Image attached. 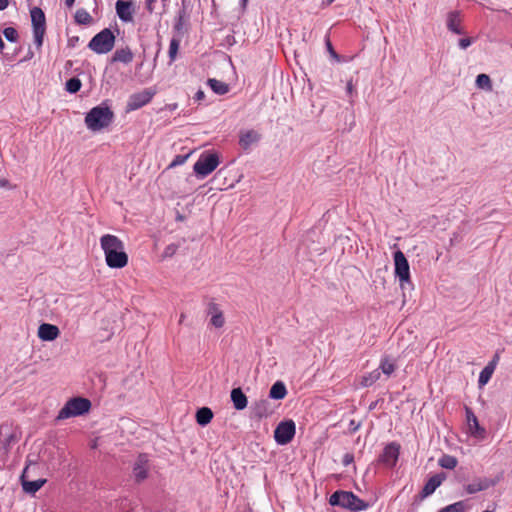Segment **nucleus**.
Wrapping results in <instances>:
<instances>
[{"label": "nucleus", "mask_w": 512, "mask_h": 512, "mask_svg": "<svg viewBox=\"0 0 512 512\" xmlns=\"http://www.w3.org/2000/svg\"><path fill=\"white\" fill-rule=\"evenodd\" d=\"M100 246L105 254L108 267L120 269L127 265L128 255L125 252L124 243L117 236L103 235L100 238Z\"/></svg>", "instance_id": "obj_1"}, {"label": "nucleus", "mask_w": 512, "mask_h": 512, "mask_svg": "<svg viewBox=\"0 0 512 512\" xmlns=\"http://www.w3.org/2000/svg\"><path fill=\"white\" fill-rule=\"evenodd\" d=\"M331 506H337L350 512H359L366 510L370 505L368 502L359 498L351 491L337 490L329 498Z\"/></svg>", "instance_id": "obj_2"}, {"label": "nucleus", "mask_w": 512, "mask_h": 512, "mask_svg": "<svg viewBox=\"0 0 512 512\" xmlns=\"http://www.w3.org/2000/svg\"><path fill=\"white\" fill-rule=\"evenodd\" d=\"M114 118L113 111L104 104L93 107L85 117V124L92 131H99L109 126Z\"/></svg>", "instance_id": "obj_3"}, {"label": "nucleus", "mask_w": 512, "mask_h": 512, "mask_svg": "<svg viewBox=\"0 0 512 512\" xmlns=\"http://www.w3.org/2000/svg\"><path fill=\"white\" fill-rule=\"evenodd\" d=\"M91 409V402L87 398L73 397L60 409L56 420H65L71 417L81 416Z\"/></svg>", "instance_id": "obj_4"}, {"label": "nucleus", "mask_w": 512, "mask_h": 512, "mask_svg": "<svg viewBox=\"0 0 512 512\" xmlns=\"http://www.w3.org/2000/svg\"><path fill=\"white\" fill-rule=\"evenodd\" d=\"M116 37L109 28H104L88 43V48L96 54H107L114 48Z\"/></svg>", "instance_id": "obj_5"}, {"label": "nucleus", "mask_w": 512, "mask_h": 512, "mask_svg": "<svg viewBox=\"0 0 512 512\" xmlns=\"http://www.w3.org/2000/svg\"><path fill=\"white\" fill-rule=\"evenodd\" d=\"M219 157L215 152H203L193 166V171L198 178H204L211 174L219 165Z\"/></svg>", "instance_id": "obj_6"}, {"label": "nucleus", "mask_w": 512, "mask_h": 512, "mask_svg": "<svg viewBox=\"0 0 512 512\" xmlns=\"http://www.w3.org/2000/svg\"><path fill=\"white\" fill-rule=\"evenodd\" d=\"M393 257L395 276L399 279L402 290L406 289L407 286L411 287L410 267L404 253L401 250H397L394 252Z\"/></svg>", "instance_id": "obj_7"}, {"label": "nucleus", "mask_w": 512, "mask_h": 512, "mask_svg": "<svg viewBox=\"0 0 512 512\" xmlns=\"http://www.w3.org/2000/svg\"><path fill=\"white\" fill-rule=\"evenodd\" d=\"M34 43L38 48L43 45V39L46 32V17L43 10L39 7H33L30 10Z\"/></svg>", "instance_id": "obj_8"}, {"label": "nucleus", "mask_w": 512, "mask_h": 512, "mask_svg": "<svg viewBox=\"0 0 512 512\" xmlns=\"http://www.w3.org/2000/svg\"><path fill=\"white\" fill-rule=\"evenodd\" d=\"M155 94L156 90L154 88H145L140 92L131 94L126 104V112H131L142 108L151 102Z\"/></svg>", "instance_id": "obj_9"}, {"label": "nucleus", "mask_w": 512, "mask_h": 512, "mask_svg": "<svg viewBox=\"0 0 512 512\" xmlns=\"http://www.w3.org/2000/svg\"><path fill=\"white\" fill-rule=\"evenodd\" d=\"M296 433V425L293 420L281 421L274 430V439L279 445L289 444Z\"/></svg>", "instance_id": "obj_10"}, {"label": "nucleus", "mask_w": 512, "mask_h": 512, "mask_svg": "<svg viewBox=\"0 0 512 512\" xmlns=\"http://www.w3.org/2000/svg\"><path fill=\"white\" fill-rule=\"evenodd\" d=\"M400 449L399 443L395 441L388 443L379 455L378 463L389 469L395 467L399 459Z\"/></svg>", "instance_id": "obj_11"}, {"label": "nucleus", "mask_w": 512, "mask_h": 512, "mask_svg": "<svg viewBox=\"0 0 512 512\" xmlns=\"http://www.w3.org/2000/svg\"><path fill=\"white\" fill-rule=\"evenodd\" d=\"M19 439L20 433L12 425L6 423L0 425V444L5 455H8Z\"/></svg>", "instance_id": "obj_12"}, {"label": "nucleus", "mask_w": 512, "mask_h": 512, "mask_svg": "<svg viewBox=\"0 0 512 512\" xmlns=\"http://www.w3.org/2000/svg\"><path fill=\"white\" fill-rule=\"evenodd\" d=\"M149 467L148 455L146 453L139 454L133 464V477L136 483H141L148 477Z\"/></svg>", "instance_id": "obj_13"}, {"label": "nucleus", "mask_w": 512, "mask_h": 512, "mask_svg": "<svg viewBox=\"0 0 512 512\" xmlns=\"http://www.w3.org/2000/svg\"><path fill=\"white\" fill-rule=\"evenodd\" d=\"M445 479L446 474L444 472L437 473L430 477L425 483L421 492L418 494L419 500H423L432 495Z\"/></svg>", "instance_id": "obj_14"}, {"label": "nucleus", "mask_w": 512, "mask_h": 512, "mask_svg": "<svg viewBox=\"0 0 512 512\" xmlns=\"http://www.w3.org/2000/svg\"><path fill=\"white\" fill-rule=\"evenodd\" d=\"M466 412V420L469 427V431L471 435L479 438H483L485 436V429L479 425L478 419L471 408L465 407Z\"/></svg>", "instance_id": "obj_15"}, {"label": "nucleus", "mask_w": 512, "mask_h": 512, "mask_svg": "<svg viewBox=\"0 0 512 512\" xmlns=\"http://www.w3.org/2000/svg\"><path fill=\"white\" fill-rule=\"evenodd\" d=\"M261 140V134L256 130L241 131L239 135V145L243 150H248L253 144Z\"/></svg>", "instance_id": "obj_16"}, {"label": "nucleus", "mask_w": 512, "mask_h": 512, "mask_svg": "<svg viewBox=\"0 0 512 512\" xmlns=\"http://www.w3.org/2000/svg\"><path fill=\"white\" fill-rule=\"evenodd\" d=\"M60 334V330L56 325L42 323L38 328V337L42 341H53Z\"/></svg>", "instance_id": "obj_17"}, {"label": "nucleus", "mask_w": 512, "mask_h": 512, "mask_svg": "<svg viewBox=\"0 0 512 512\" xmlns=\"http://www.w3.org/2000/svg\"><path fill=\"white\" fill-rule=\"evenodd\" d=\"M447 29L454 34L462 35L465 32L461 28V17L459 11H450L447 14Z\"/></svg>", "instance_id": "obj_18"}, {"label": "nucleus", "mask_w": 512, "mask_h": 512, "mask_svg": "<svg viewBox=\"0 0 512 512\" xmlns=\"http://www.w3.org/2000/svg\"><path fill=\"white\" fill-rule=\"evenodd\" d=\"M27 469H28V466L25 467V469L21 475L22 488H23L24 492H26L28 494H35L46 483V480L45 479H37L34 481L26 480L25 473H26Z\"/></svg>", "instance_id": "obj_19"}, {"label": "nucleus", "mask_w": 512, "mask_h": 512, "mask_svg": "<svg viewBox=\"0 0 512 512\" xmlns=\"http://www.w3.org/2000/svg\"><path fill=\"white\" fill-rule=\"evenodd\" d=\"M116 13L123 22H130L132 17V3L128 1L118 0L116 2Z\"/></svg>", "instance_id": "obj_20"}, {"label": "nucleus", "mask_w": 512, "mask_h": 512, "mask_svg": "<svg viewBox=\"0 0 512 512\" xmlns=\"http://www.w3.org/2000/svg\"><path fill=\"white\" fill-rule=\"evenodd\" d=\"M231 401L236 410H243L247 407L248 399L240 387L231 390Z\"/></svg>", "instance_id": "obj_21"}, {"label": "nucleus", "mask_w": 512, "mask_h": 512, "mask_svg": "<svg viewBox=\"0 0 512 512\" xmlns=\"http://www.w3.org/2000/svg\"><path fill=\"white\" fill-rule=\"evenodd\" d=\"M494 484H495V482H493L487 478H483V479H479L476 482L466 485L465 490L468 494H474L479 491L486 490L489 487L494 486Z\"/></svg>", "instance_id": "obj_22"}, {"label": "nucleus", "mask_w": 512, "mask_h": 512, "mask_svg": "<svg viewBox=\"0 0 512 512\" xmlns=\"http://www.w3.org/2000/svg\"><path fill=\"white\" fill-rule=\"evenodd\" d=\"M133 60V53L129 47L117 49L112 58L111 62H122L124 64H129Z\"/></svg>", "instance_id": "obj_23"}, {"label": "nucleus", "mask_w": 512, "mask_h": 512, "mask_svg": "<svg viewBox=\"0 0 512 512\" xmlns=\"http://www.w3.org/2000/svg\"><path fill=\"white\" fill-rule=\"evenodd\" d=\"M253 413L257 418L267 417L272 413V409L270 408V403L266 399H261L257 401L253 406Z\"/></svg>", "instance_id": "obj_24"}, {"label": "nucleus", "mask_w": 512, "mask_h": 512, "mask_svg": "<svg viewBox=\"0 0 512 512\" xmlns=\"http://www.w3.org/2000/svg\"><path fill=\"white\" fill-rule=\"evenodd\" d=\"M287 395V388L284 382L276 381L269 390V398L273 400H282Z\"/></svg>", "instance_id": "obj_25"}, {"label": "nucleus", "mask_w": 512, "mask_h": 512, "mask_svg": "<svg viewBox=\"0 0 512 512\" xmlns=\"http://www.w3.org/2000/svg\"><path fill=\"white\" fill-rule=\"evenodd\" d=\"M213 418V412L208 407H201L196 412V421L201 426H206L211 422Z\"/></svg>", "instance_id": "obj_26"}, {"label": "nucleus", "mask_w": 512, "mask_h": 512, "mask_svg": "<svg viewBox=\"0 0 512 512\" xmlns=\"http://www.w3.org/2000/svg\"><path fill=\"white\" fill-rule=\"evenodd\" d=\"M189 18H190L189 10L180 8L177 13V16L175 17L174 26H173L174 31L181 33L185 22Z\"/></svg>", "instance_id": "obj_27"}, {"label": "nucleus", "mask_w": 512, "mask_h": 512, "mask_svg": "<svg viewBox=\"0 0 512 512\" xmlns=\"http://www.w3.org/2000/svg\"><path fill=\"white\" fill-rule=\"evenodd\" d=\"M207 84L212 89V91L218 95H224L229 91L228 84L214 78L208 79Z\"/></svg>", "instance_id": "obj_28"}, {"label": "nucleus", "mask_w": 512, "mask_h": 512, "mask_svg": "<svg viewBox=\"0 0 512 512\" xmlns=\"http://www.w3.org/2000/svg\"><path fill=\"white\" fill-rule=\"evenodd\" d=\"M74 19L80 25H90L93 22L92 16L83 8L76 11Z\"/></svg>", "instance_id": "obj_29"}, {"label": "nucleus", "mask_w": 512, "mask_h": 512, "mask_svg": "<svg viewBox=\"0 0 512 512\" xmlns=\"http://www.w3.org/2000/svg\"><path fill=\"white\" fill-rule=\"evenodd\" d=\"M438 464L440 467H442L444 469L452 470L457 466L458 460L456 457H454L452 455L444 454L439 459Z\"/></svg>", "instance_id": "obj_30"}, {"label": "nucleus", "mask_w": 512, "mask_h": 512, "mask_svg": "<svg viewBox=\"0 0 512 512\" xmlns=\"http://www.w3.org/2000/svg\"><path fill=\"white\" fill-rule=\"evenodd\" d=\"M493 373H494V369L492 368V365H486L479 374V378H478L479 387L486 385L489 382V380L491 379Z\"/></svg>", "instance_id": "obj_31"}, {"label": "nucleus", "mask_w": 512, "mask_h": 512, "mask_svg": "<svg viewBox=\"0 0 512 512\" xmlns=\"http://www.w3.org/2000/svg\"><path fill=\"white\" fill-rule=\"evenodd\" d=\"M82 87L81 80L78 77H72L66 81L65 89L71 94L77 93Z\"/></svg>", "instance_id": "obj_32"}, {"label": "nucleus", "mask_w": 512, "mask_h": 512, "mask_svg": "<svg viewBox=\"0 0 512 512\" xmlns=\"http://www.w3.org/2000/svg\"><path fill=\"white\" fill-rule=\"evenodd\" d=\"M476 85L478 88L491 90L492 83L491 79L487 74L481 73L476 77Z\"/></svg>", "instance_id": "obj_33"}, {"label": "nucleus", "mask_w": 512, "mask_h": 512, "mask_svg": "<svg viewBox=\"0 0 512 512\" xmlns=\"http://www.w3.org/2000/svg\"><path fill=\"white\" fill-rule=\"evenodd\" d=\"M465 510H466V505H465L464 501H458V502H455L453 504H450V505H447V506L441 508L437 512H465Z\"/></svg>", "instance_id": "obj_34"}, {"label": "nucleus", "mask_w": 512, "mask_h": 512, "mask_svg": "<svg viewBox=\"0 0 512 512\" xmlns=\"http://www.w3.org/2000/svg\"><path fill=\"white\" fill-rule=\"evenodd\" d=\"M395 368V363L389 358H384L381 360L380 369L385 375L390 376L395 371Z\"/></svg>", "instance_id": "obj_35"}, {"label": "nucleus", "mask_w": 512, "mask_h": 512, "mask_svg": "<svg viewBox=\"0 0 512 512\" xmlns=\"http://www.w3.org/2000/svg\"><path fill=\"white\" fill-rule=\"evenodd\" d=\"M381 372L379 369H376L369 373L367 376H364L362 379V385L365 387L371 386L380 378Z\"/></svg>", "instance_id": "obj_36"}, {"label": "nucleus", "mask_w": 512, "mask_h": 512, "mask_svg": "<svg viewBox=\"0 0 512 512\" xmlns=\"http://www.w3.org/2000/svg\"><path fill=\"white\" fill-rule=\"evenodd\" d=\"M179 46H180L179 39L172 38L170 40L169 51H168L170 62H173L176 59V55L179 50Z\"/></svg>", "instance_id": "obj_37"}, {"label": "nucleus", "mask_w": 512, "mask_h": 512, "mask_svg": "<svg viewBox=\"0 0 512 512\" xmlns=\"http://www.w3.org/2000/svg\"><path fill=\"white\" fill-rule=\"evenodd\" d=\"M3 35L4 37L9 41V42H17L18 41V38H19V34L17 32V30L13 27H7L3 30Z\"/></svg>", "instance_id": "obj_38"}, {"label": "nucleus", "mask_w": 512, "mask_h": 512, "mask_svg": "<svg viewBox=\"0 0 512 512\" xmlns=\"http://www.w3.org/2000/svg\"><path fill=\"white\" fill-rule=\"evenodd\" d=\"M190 155H191V152H189L185 155H181V154L176 155L174 157V159L172 160V162L170 163L169 168L184 164L187 161V159L190 157Z\"/></svg>", "instance_id": "obj_39"}, {"label": "nucleus", "mask_w": 512, "mask_h": 512, "mask_svg": "<svg viewBox=\"0 0 512 512\" xmlns=\"http://www.w3.org/2000/svg\"><path fill=\"white\" fill-rule=\"evenodd\" d=\"M224 323H225V319H224L223 313L213 315V317H211V324L216 328L223 327Z\"/></svg>", "instance_id": "obj_40"}, {"label": "nucleus", "mask_w": 512, "mask_h": 512, "mask_svg": "<svg viewBox=\"0 0 512 512\" xmlns=\"http://www.w3.org/2000/svg\"><path fill=\"white\" fill-rule=\"evenodd\" d=\"M178 248H179V245L174 244V243H172V244L168 245V246L164 249V251H163V254H162L163 258H169V257H172V256L176 253V251H177V249H178Z\"/></svg>", "instance_id": "obj_41"}, {"label": "nucleus", "mask_w": 512, "mask_h": 512, "mask_svg": "<svg viewBox=\"0 0 512 512\" xmlns=\"http://www.w3.org/2000/svg\"><path fill=\"white\" fill-rule=\"evenodd\" d=\"M325 44H326V48H327V51L328 53L331 55V57L333 59H335L336 61H339V55L337 54V52L334 50L333 46H332V43L329 39V37H326L325 39Z\"/></svg>", "instance_id": "obj_42"}, {"label": "nucleus", "mask_w": 512, "mask_h": 512, "mask_svg": "<svg viewBox=\"0 0 512 512\" xmlns=\"http://www.w3.org/2000/svg\"><path fill=\"white\" fill-rule=\"evenodd\" d=\"M207 313H208V315H210L211 317H213V315L221 314V313H222V310L220 309V307L218 306V304H216V303H214V302H211V303H209V305H208Z\"/></svg>", "instance_id": "obj_43"}, {"label": "nucleus", "mask_w": 512, "mask_h": 512, "mask_svg": "<svg viewBox=\"0 0 512 512\" xmlns=\"http://www.w3.org/2000/svg\"><path fill=\"white\" fill-rule=\"evenodd\" d=\"M473 40L470 37L461 38L458 42V45L461 49H467L471 44Z\"/></svg>", "instance_id": "obj_44"}, {"label": "nucleus", "mask_w": 512, "mask_h": 512, "mask_svg": "<svg viewBox=\"0 0 512 512\" xmlns=\"http://www.w3.org/2000/svg\"><path fill=\"white\" fill-rule=\"evenodd\" d=\"M353 462H354V455L352 453L344 454L343 459H342V464L344 466H348Z\"/></svg>", "instance_id": "obj_45"}, {"label": "nucleus", "mask_w": 512, "mask_h": 512, "mask_svg": "<svg viewBox=\"0 0 512 512\" xmlns=\"http://www.w3.org/2000/svg\"><path fill=\"white\" fill-rule=\"evenodd\" d=\"M156 1L157 0H145V7L150 14H152L154 11V5Z\"/></svg>", "instance_id": "obj_46"}, {"label": "nucleus", "mask_w": 512, "mask_h": 512, "mask_svg": "<svg viewBox=\"0 0 512 512\" xmlns=\"http://www.w3.org/2000/svg\"><path fill=\"white\" fill-rule=\"evenodd\" d=\"M204 98H205V93H204V91H202V90H198V91L196 92L195 96H194V99H195L196 101H201V100H203Z\"/></svg>", "instance_id": "obj_47"}, {"label": "nucleus", "mask_w": 512, "mask_h": 512, "mask_svg": "<svg viewBox=\"0 0 512 512\" xmlns=\"http://www.w3.org/2000/svg\"><path fill=\"white\" fill-rule=\"evenodd\" d=\"M498 361H499V355L495 354L493 356L492 360L487 365H492V368L495 370Z\"/></svg>", "instance_id": "obj_48"}, {"label": "nucleus", "mask_w": 512, "mask_h": 512, "mask_svg": "<svg viewBox=\"0 0 512 512\" xmlns=\"http://www.w3.org/2000/svg\"><path fill=\"white\" fill-rule=\"evenodd\" d=\"M79 40V37L75 36V37H72L68 40V46L69 47H75L76 43L78 42Z\"/></svg>", "instance_id": "obj_49"}, {"label": "nucleus", "mask_w": 512, "mask_h": 512, "mask_svg": "<svg viewBox=\"0 0 512 512\" xmlns=\"http://www.w3.org/2000/svg\"><path fill=\"white\" fill-rule=\"evenodd\" d=\"M346 91L349 95H352L354 91V86L351 80L347 82Z\"/></svg>", "instance_id": "obj_50"}, {"label": "nucleus", "mask_w": 512, "mask_h": 512, "mask_svg": "<svg viewBox=\"0 0 512 512\" xmlns=\"http://www.w3.org/2000/svg\"><path fill=\"white\" fill-rule=\"evenodd\" d=\"M33 56H34L33 51L31 49H29L27 55L21 60V62L30 60L33 58Z\"/></svg>", "instance_id": "obj_51"}, {"label": "nucleus", "mask_w": 512, "mask_h": 512, "mask_svg": "<svg viewBox=\"0 0 512 512\" xmlns=\"http://www.w3.org/2000/svg\"><path fill=\"white\" fill-rule=\"evenodd\" d=\"M8 0H0V11L5 10L8 7Z\"/></svg>", "instance_id": "obj_52"}, {"label": "nucleus", "mask_w": 512, "mask_h": 512, "mask_svg": "<svg viewBox=\"0 0 512 512\" xmlns=\"http://www.w3.org/2000/svg\"><path fill=\"white\" fill-rule=\"evenodd\" d=\"M335 1L336 0H322L321 7L322 8L328 7Z\"/></svg>", "instance_id": "obj_53"}, {"label": "nucleus", "mask_w": 512, "mask_h": 512, "mask_svg": "<svg viewBox=\"0 0 512 512\" xmlns=\"http://www.w3.org/2000/svg\"><path fill=\"white\" fill-rule=\"evenodd\" d=\"M189 6H190V2L187 1V0H182L181 1V8L182 9H188L189 10Z\"/></svg>", "instance_id": "obj_54"}, {"label": "nucleus", "mask_w": 512, "mask_h": 512, "mask_svg": "<svg viewBox=\"0 0 512 512\" xmlns=\"http://www.w3.org/2000/svg\"><path fill=\"white\" fill-rule=\"evenodd\" d=\"M75 3V0H65V5L68 7V8H71Z\"/></svg>", "instance_id": "obj_55"}, {"label": "nucleus", "mask_w": 512, "mask_h": 512, "mask_svg": "<svg viewBox=\"0 0 512 512\" xmlns=\"http://www.w3.org/2000/svg\"><path fill=\"white\" fill-rule=\"evenodd\" d=\"M5 48V43L2 39V37L0 36V52L3 53V50Z\"/></svg>", "instance_id": "obj_56"}, {"label": "nucleus", "mask_w": 512, "mask_h": 512, "mask_svg": "<svg viewBox=\"0 0 512 512\" xmlns=\"http://www.w3.org/2000/svg\"><path fill=\"white\" fill-rule=\"evenodd\" d=\"M8 184V181L6 179L0 180V186L6 187Z\"/></svg>", "instance_id": "obj_57"}, {"label": "nucleus", "mask_w": 512, "mask_h": 512, "mask_svg": "<svg viewBox=\"0 0 512 512\" xmlns=\"http://www.w3.org/2000/svg\"><path fill=\"white\" fill-rule=\"evenodd\" d=\"M247 3H248V0H241V6H242L243 8H245V7H246Z\"/></svg>", "instance_id": "obj_58"}, {"label": "nucleus", "mask_w": 512, "mask_h": 512, "mask_svg": "<svg viewBox=\"0 0 512 512\" xmlns=\"http://www.w3.org/2000/svg\"><path fill=\"white\" fill-rule=\"evenodd\" d=\"M184 318H185V314H181L180 315V319H179V323L181 324L183 321H184Z\"/></svg>", "instance_id": "obj_59"}, {"label": "nucleus", "mask_w": 512, "mask_h": 512, "mask_svg": "<svg viewBox=\"0 0 512 512\" xmlns=\"http://www.w3.org/2000/svg\"><path fill=\"white\" fill-rule=\"evenodd\" d=\"M351 424H352V427H354V428H353V431H356V430H357V427H355L354 421H351Z\"/></svg>", "instance_id": "obj_60"}, {"label": "nucleus", "mask_w": 512, "mask_h": 512, "mask_svg": "<svg viewBox=\"0 0 512 512\" xmlns=\"http://www.w3.org/2000/svg\"><path fill=\"white\" fill-rule=\"evenodd\" d=\"M351 424H352V427H354V428H353V431H356V430H357V427H355L354 421H351Z\"/></svg>", "instance_id": "obj_61"}, {"label": "nucleus", "mask_w": 512, "mask_h": 512, "mask_svg": "<svg viewBox=\"0 0 512 512\" xmlns=\"http://www.w3.org/2000/svg\"><path fill=\"white\" fill-rule=\"evenodd\" d=\"M351 424H352V427H354V428H353V431H356V430H357V427H355L354 421H351Z\"/></svg>", "instance_id": "obj_62"}, {"label": "nucleus", "mask_w": 512, "mask_h": 512, "mask_svg": "<svg viewBox=\"0 0 512 512\" xmlns=\"http://www.w3.org/2000/svg\"><path fill=\"white\" fill-rule=\"evenodd\" d=\"M351 424H352V427H354V428H353V431H356V430H357V427H355L354 421H351Z\"/></svg>", "instance_id": "obj_63"}, {"label": "nucleus", "mask_w": 512, "mask_h": 512, "mask_svg": "<svg viewBox=\"0 0 512 512\" xmlns=\"http://www.w3.org/2000/svg\"><path fill=\"white\" fill-rule=\"evenodd\" d=\"M483 512H494V509L493 510H484Z\"/></svg>", "instance_id": "obj_64"}]
</instances>
